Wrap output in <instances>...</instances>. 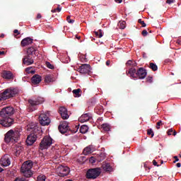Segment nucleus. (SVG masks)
<instances>
[{
    "mask_svg": "<svg viewBox=\"0 0 181 181\" xmlns=\"http://www.w3.org/2000/svg\"><path fill=\"white\" fill-rule=\"evenodd\" d=\"M42 81V76L39 74H35L31 78V83L34 86L39 84Z\"/></svg>",
    "mask_w": 181,
    "mask_h": 181,
    "instance_id": "6ab92c4d",
    "label": "nucleus"
},
{
    "mask_svg": "<svg viewBox=\"0 0 181 181\" xmlns=\"http://www.w3.org/2000/svg\"><path fill=\"white\" fill-rule=\"evenodd\" d=\"M39 121L40 124L43 127H46V125H49L50 124V119L46 114H41L39 117Z\"/></svg>",
    "mask_w": 181,
    "mask_h": 181,
    "instance_id": "f8f14e48",
    "label": "nucleus"
},
{
    "mask_svg": "<svg viewBox=\"0 0 181 181\" xmlns=\"http://www.w3.org/2000/svg\"><path fill=\"white\" fill-rule=\"evenodd\" d=\"M147 135H151V138H153V136L155 135V134L153 133V130H152V129H148L147 130Z\"/></svg>",
    "mask_w": 181,
    "mask_h": 181,
    "instance_id": "c9c22d12",
    "label": "nucleus"
},
{
    "mask_svg": "<svg viewBox=\"0 0 181 181\" xmlns=\"http://www.w3.org/2000/svg\"><path fill=\"white\" fill-rule=\"evenodd\" d=\"M148 67L153 71H158V65L156 64H153V62H150Z\"/></svg>",
    "mask_w": 181,
    "mask_h": 181,
    "instance_id": "7c9ffc66",
    "label": "nucleus"
},
{
    "mask_svg": "<svg viewBox=\"0 0 181 181\" xmlns=\"http://www.w3.org/2000/svg\"><path fill=\"white\" fill-rule=\"evenodd\" d=\"M27 54L29 56H33V54L36 56V54H37L36 53V49H35V47H30L27 49Z\"/></svg>",
    "mask_w": 181,
    "mask_h": 181,
    "instance_id": "393cba45",
    "label": "nucleus"
},
{
    "mask_svg": "<svg viewBox=\"0 0 181 181\" xmlns=\"http://www.w3.org/2000/svg\"><path fill=\"white\" fill-rule=\"evenodd\" d=\"M0 163L1 166H9L11 165V160H9V157L8 156H4L1 160H0Z\"/></svg>",
    "mask_w": 181,
    "mask_h": 181,
    "instance_id": "f3484780",
    "label": "nucleus"
},
{
    "mask_svg": "<svg viewBox=\"0 0 181 181\" xmlns=\"http://www.w3.org/2000/svg\"><path fill=\"white\" fill-rule=\"evenodd\" d=\"M61 11H62V8H60V5H58V7L57 8H54L51 11V12H52V13H54L56 12H61Z\"/></svg>",
    "mask_w": 181,
    "mask_h": 181,
    "instance_id": "e433bc0d",
    "label": "nucleus"
},
{
    "mask_svg": "<svg viewBox=\"0 0 181 181\" xmlns=\"http://www.w3.org/2000/svg\"><path fill=\"white\" fill-rule=\"evenodd\" d=\"M19 136H21L19 131L16 130L13 132V130L11 129L6 134L4 141L7 144H9V142H16Z\"/></svg>",
    "mask_w": 181,
    "mask_h": 181,
    "instance_id": "39448f33",
    "label": "nucleus"
},
{
    "mask_svg": "<svg viewBox=\"0 0 181 181\" xmlns=\"http://www.w3.org/2000/svg\"><path fill=\"white\" fill-rule=\"evenodd\" d=\"M32 43H33V39L28 37L22 40L21 45L22 46V47H25V46H29V45H32Z\"/></svg>",
    "mask_w": 181,
    "mask_h": 181,
    "instance_id": "a211bd4d",
    "label": "nucleus"
},
{
    "mask_svg": "<svg viewBox=\"0 0 181 181\" xmlns=\"http://www.w3.org/2000/svg\"><path fill=\"white\" fill-rule=\"evenodd\" d=\"M16 156H19L23 152V146L21 144H16L14 147Z\"/></svg>",
    "mask_w": 181,
    "mask_h": 181,
    "instance_id": "412c9836",
    "label": "nucleus"
},
{
    "mask_svg": "<svg viewBox=\"0 0 181 181\" xmlns=\"http://www.w3.org/2000/svg\"><path fill=\"white\" fill-rule=\"evenodd\" d=\"M45 103V99L41 97H38L35 99H28V112H33L35 110H37V105Z\"/></svg>",
    "mask_w": 181,
    "mask_h": 181,
    "instance_id": "20e7f679",
    "label": "nucleus"
},
{
    "mask_svg": "<svg viewBox=\"0 0 181 181\" xmlns=\"http://www.w3.org/2000/svg\"><path fill=\"white\" fill-rule=\"evenodd\" d=\"M97 159H95V157L92 156L89 158L90 163H95Z\"/></svg>",
    "mask_w": 181,
    "mask_h": 181,
    "instance_id": "c03bdc74",
    "label": "nucleus"
},
{
    "mask_svg": "<svg viewBox=\"0 0 181 181\" xmlns=\"http://www.w3.org/2000/svg\"><path fill=\"white\" fill-rule=\"evenodd\" d=\"M53 144V139L49 136H45L40 144V149L43 151V149H48L52 146Z\"/></svg>",
    "mask_w": 181,
    "mask_h": 181,
    "instance_id": "6e6552de",
    "label": "nucleus"
},
{
    "mask_svg": "<svg viewBox=\"0 0 181 181\" xmlns=\"http://www.w3.org/2000/svg\"><path fill=\"white\" fill-rule=\"evenodd\" d=\"M37 181H46V175H40L37 177Z\"/></svg>",
    "mask_w": 181,
    "mask_h": 181,
    "instance_id": "2f4dec72",
    "label": "nucleus"
},
{
    "mask_svg": "<svg viewBox=\"0 0 181 181\" xmlns=\"http://www.w3.org/2000/svg\"><path fill=\"white\" fill-rule=\"evenodd\" d=\"M76 39H78V40H80V39H81V36L78 35H76Z\"/></svg>",
    "mask_w": 181,
    "mask_h": 181,
    "instance_id": "e2e57ef3",
    "label": "nucleus"
},
{
    "mask_svg": "<svg viewBox=\"0 0 181 181\" xmlns=\"http://www.w3.org/2000/svg\"><path fill=\"white\" fill-rule=\"evenodd\" d=\"M153 165L154 166L159 167V165H158V162H156L155 160H153Z\"/></svg>",
    "mask_w": 181,
    "mask_h": 181,
    "instance_id": "8fccbe9b",
    "label": "nucleus"
},
{
    "mask_svg": "<svg viewBox=\"0 0 181 181\" xmlns=\"http://www.w3.org/2000/svg\"><path fill=\"white\" fill-rule=\"evenodd\" d=\"M32 168H33V161L32 160H27L23 163L21 170L25 177H32L33 175Z\"/></svg>",
    "mask_w": 181,
    "mask_h": 181,
    "instance_id": "7ed1b4c3",
    "label": "nucleus"
},
{
    "mask_svg": "<svg viewBox=\"0 0 181 181\" xmlns=\"http://www.w3.org/2000/svg\"><path fill=\"white\" fill-rule=\"evenodd\" d=\"M101 175V170L99 168H90L86 172V179L94 180Z\"/></svg>",
    "mask_w": 181,
    "mask_h": 181,
    "instance_id": "423d86ee",
    "label": "nucleus"
},
{
    "mask_svg": "<svg viewBox=\"0 0 181 181\" xmlns=\"http://www.w3.org/2000/svg\"><path fill=\"white\" fill-rule=\"evenodd\" d=\"M46 66L48 69H50L51 70H53L54 69V66L50 64V62H46Z\"/></svg>",
    "mask_w": 181,
    "mask_h": 181,
    "instance_id": "79ce46f5",
    "label": "nucleus"
},
{
    "mask_svg": "<svg viewBox=\"0 0 181 181\" xmlns=\"http://www.w3.org/2000/svg\"><path fill=\"white\" fill-rule=\"evenodd\" d=\"M15 114V109L11 106L3 108L0 112V116L3 118L0 124L6 128H9L13 124V119L11 118Z\"/></svg>",
    "mask_w": 181,
    "mask_h": 181,
    "instance_id": "f257e3e1",
    "label": "nucleus"
},
{
    "mask_svg": "<svg viewBox=\"0 0 181 181\" xmlns=\"http://www.w3.org/2000/svg\"><path fill=\"white\" fill-rule=\"evenodd\" d=\"M15 181H25V178H17Z\"/></svg>",
    "mask_w": 181,
    "mask_h": 181,
    "instance_id": "864d4df0",
    "label": "nucleus"
},
{
    "mask_svg": "<svg viewBox=\"0 0 181 181\" xmlns=\"http://www.w3.org/2000/svg\"><path fill=\"white\" fill-rule=\"evenodd\" d=\"M100 155L103 156V158H105V154L104 153H102Z\"/></svg>",
    "mask_w": 181,
    "mask_h": 181,
    "instance_id": "338daca9",
    "label": "nucleus"
},
{
    "mask_svg": "<svg viewBox=\"0 0 181 181\" xmlns=\"http://www.w3.org/2000/svg\"><path fill=\"white\" fill-rule=\"evenodd\" d=\"M176 166H177V168H180L181 163H177L176 164Z\"/></svg>",
    "mask_w": 181,
    "mask_h": 181,
    "instance_id": "bf43d9fd",
    "label": "nucleus"
},
{
    "mask_svg": "<svg viewBox=\"0 0 181 181\" xmlns=\"http://www.w3.org/2000/svg\"><path fill=\"white\" fill-rule=\"evenodd\" d=\"M30 74H35V71L34 70L30 71Z\"/></svg>",
    "mask_w": 181,
    "mask_h": 181,
    "instance_id": "052dcab7",
    "label": "nucleus"
},
{
    "mask_svg": "<svg viewBox=\"0 0 181 181\" xmlns=\"http://www.w3.org/2000/svg\"><path fill=\"white\" fill-rule=\"evenodd\" d=\"M102 168L105 172H112V167H111V165H110V163L103 164L102 165Z\"/></svg>",
    "mask_w": 181,
    "mask_h": 181,
    "instance_id": "a878e982",
    "label": "nucleus"
},
{
    "mask_svg": "<svg viewBox=\"0 0 181 181\" xmlns=\"http://www.w3.org/2000/svg\"><path fill=\"white\" fill-rule=\"evenodd\" d=\"M0 37H5V34H1V35H0Z\"/></svg>",
    "mask_w": 181,
    "mask_h": 181,
    "instance_id": "774afa93",
    "label": "nucleus"
},
{
    "mask_svg": "<svg viewBox=\"0 0 181 181\" xmlns=\"http://www.w3.org/2000/svg\"><path fill=\"white\" fill-rule=\"evenodd\" d=\"M54 81V78L52 74H47L45 76V83L49 84V83H53Z\"/></svg>",
    "mask_w": 181,
    "mask_h": 181,
    "instance_id": "5701e85b",
    "label": "nucleus"
},
{
    "mask_svg": "<svg viewBox=\"0 0 181 181\" xmlns=\"http://www.w3.org/2000/svg\"><path fill=\"white\" fill-rule=\"evenodd\" d=\"M146 74H148V72H146V69L141 67L136 71V78H140L141 80H142L146 77Z\"/></svg>",
    "mask_w": 181,
    "mask_h": 181,
    "instance_id": "4468645a",
    "label": "nucleus"
},
{
    "mask_svg": "<svg viewBox=\"0 0 181 181\" xmlns=\"http://www.w3.org/2000/svg\"><path fill=\"white\" fill-rule=\"evenodd\" d=\"M141 35L142 36L145 37V36H148V31L146 30H144L142 32H141Z\"/></svg>",
    "mask_w": 181,
    "mask_h": 181,
    "instance_id": "49530a36",
    "label": "nucleus"
},
{
    "mask_svg": "<svg viewBox=\"0 0 181 181\" xmlns=\"http://www.w3.org/2000/svg\"><path fill=\"white\" fill-rule=\"evenodd\" d=\"M127 23H125V21H122L119 23V28L120 29H124L125 28V25Z\"/></svg>",
    "mask_w": 181,
    "mask_h": 181,
    "instance_id": "4c0bfd02",
    "label": "nucleus"
},
{
    "mask_svg": "<svg viewBox=\"0 0 181 181\" xmlns=\"http://www.w3.org/2000/svg\"><path fill=\"white\" fill-rule=\"evenodd\" d=\"M93 149V146H88L83 149V154L90 155V153H92Z\"/></svg>",
    "mask_w": 181,
    "mask_h": 181,
    "instance_id": "b1692460",
    "label": "nucleus"
},
{
    "mask_svg": "<svg viewBox=\"0 0 181 181\" xmlns=\"http://www.w3.org/2000/svg\"><path fill=\"white\" fill-rule=\"evenodd\" d=\"M33 56L32 55H26L23 58V64L26 66H30V64H33Z\"/></svg>",
    "mask_w": 181,
    "mask_h": 181,
    "instance_id": "2eb2a0df",
    "label": "nucleus"
},
{
    "mask_svg": "<svg viewBox=\"0 0 181 181\" xmlns=\"http://www.w3.org/2000/svg\"><path fill=\"white\" fill-rule=\"evenodd\" d=\"M81 61L83 63H87L88 62V59H87V58L86 57V55H83L81 57Z\"/></svg>",
    "mask_w": 181,
    "mask_h": 181,
    "instance_id": "ea45409f",
    "label": "nucleus"
},
{
    "mask_svg": "<svg viewBox=\"0 0 181 181\" xmlns=\"http://www.w3.org/2000/svg\"><path fill=\"white\" fill-rule=\"evenodd\" d=\"M73 94H74L75 97H81V89H74L72 91Z\"/></svg>",
    "mask_w": 181,
    "mask_h": 181,
    "instance_id": "c756f323",
    "label": "nucleus"
},
{
    "mask_svg": "<svg viewBox=\"0 0 181 181\" xmlns=\"http://www.w3.org/2000/svg\"><path fill=\"white\" fill-rule=\"evenodd\" d=\"M138 22L141 25L142 28H146V23H145V21H142V19H139Z\"/></svg>",
    "mask_w": 181,
    "mask_h": 181,
    "instance_id": "58836bf2",
    "label": "nucleus"
},
{
    "mask_svg": "<svg viewBox=\"0 0 181 181\" xmlns=\"http://www.w3.org/2000/svg\"><path fill=\"white\" fill-rule=\"evenodd\" d=\"M61 117L62 119H68L69 114L67 113V110L64 113H62Z\"/></svg>",
    "mask_w": 181,
    "mask_h": 181,
    "instance_id": "f704fd0d",
    "label": "nucleus"
},
{
    "mask_svg": "<svg viewBox=\"0 0 181 181\" xmlns=\"http://www.w3.org/2000/svg\"><path fill=\"white\" fill-rule=\"evenodd\" d=\"M41 18H42V14L38 13V14L37 15V19H41Z\"/></svg>",
    "mask_w": 181,
    "mask_h": 181,
    "instance_id": "5fc2aeb1",
    "label": "nucleus"
},
{
    "mask_svg": "<svg viewBox=\"0 0 181 181\" xmlns=\"http://www.w3.org/2000/svg\"><path fill=\"white\" fill-rule=\"evenodd\" d=\"M13 33H16V35H20L19 30H14Z\"/></svg>",
    "mask_w": 181,
    "mask_h": 181,
    "instance_id": "6e6d98bb",
    "label": "nucleus"
},
{
    "mask_svg": "<svg viewBox=\"0 0 181 181\" xmlns=\"http://www.w3.org/2000/svg\"><path fill=\"white\" fill-rule=\"evenodd\" d=\"M146 82L150 83H153V78L152 76H148L146 78Z\"/></svg>",
    "mask_w": 181,
    "mask_h": 181,
    "instance_id": "37998d69",
    "label": "nucleus"
},
{
    "mask_svg": "<svg viewBox=\"0 0 181 181\" xmlns=\"http://www.w3.org/2000/svg\"><path fill=\"white\" fill-rule=\"evenodd\" d=\"M166 4L171 5V4H175V0H166Z\"/></svg>",
    "mask_w": 181,
    "mask_h": 181,
    "instance_id": "de8ad7c7",
    "label": "nucleus"
},
{
    "mask_svg": "<svg viewBox=\"0 0 181 181\" xmlns=\"http://www.w3.org/2000/svg\"><path fill=\"white\" fill-rule=\"evenodd\" d=\"M66 21L68 22V23H74V20H72L70 16H68L66 18Z\"/></svg>",
    "mask_w": 181,
    "mask_h": 181,
    "instance_id": "a18cd8bd",
    "label": "nucleus"
},
{
    "mask_svg": "<svg viewBox=\"0 0 181 181\" xmlns=\"http://www.w3.org/2000/svg\"><path fill=\"white\" fill-rule=\"evenodd\" d=\"M31 70H32V67H28L25 69V71H27L28 73H30Z\"/></svg>",
    "mask_w": 181,
    "mask_h": 181,
    "instance_id": "3c124183",
    "label": "nucleus"
},
{
    "mask_svg": "<svg viewBox=\"0 0 181 181\" xmlns=\"http://www.w3.org/2000/svg\"><path fill=\"white\" fill-rule=\"evenodd\" d=\"M111 64V61L108 60L106 62V66H110Z\"/></svg>",
    "mask_w": 181,
    "mask_h": 181,
    "instance_id": "13d9d810",
    "label": "nucleus"
},
{
    "mask_svg": "<svg viewBox=\"0 0 181 181\" xmlns=\"http://www.w3.org/2000/svg\"><path fill=\"white\" fill-rule=\"evenodd\" d=\"M91 119V115L90 113L83 114L81 117L78 119L79 122L83 123L87 122Z\"/></svg>",
    "mask_w": 181,
    "mask_h": 181,
    "instance_id": "aec40b11",
    "label": "nucleus"
},
{
    "mask_svg": "<svg viewBox=\"0 0 181 181\" xmlns=\"http://www.w3.org/2000/svg\"><path fill=\"white\" fill-rule=\"evenodd\" d=\"M172 132H173V129H170L167 131L168 135H172Z\"/></svg>",
    "mask_w": 181,
    "mask_h": 181,
    "instance_id": "09e8293b",
    "label": "nucleus"
},
{
    "mask_svg": "<svg viewBox=\"0 0 181 181\" xmlns=\"http://www.w3.org/2000/svg\"><path fill=\"white\" fill-rule=\"evenodd\" d=\"M127 67H136L138 64L134 60H128L126 63Z\"/></svg>",
    "mask_w": 181,
    "mask_h": 181,
    "instance_id": "bb28decb",
    "label": "nucleus"
},
{
    "mask_svg": "<svg viewBox=\"0 0 181 181\" xmlns=\"http://www.w3.org/2000/svg\"><path fill=\"white\" fill-rule=\"evenodd\" d=\"M97 121L98 122V121H103V117H99L98 119H97Z\"/></svg>",
    "mask_w": 181,
    "mask_h": 181,
    "instance_id": "69168bd1",
    "label": "nucleus"
},
{
    "mask_svg": "<svg viewBox=\"0 0 181 181\" xmlns=\"http://www.w3.org/2000/svg\"><path fill=\"white\" fill-rule=\"evenodd\" d=\"M115 2L117 4H121L122 2V0H115Z\"/></svg>",
    "mask_w": 181,
    "mask_h": 181,
    "instance_id": "4d7b16f0",
    "label": "nucleus"
},
{
    "mask_svg": "<svg viewBox=\"0 0 181 181\" xmlns=\"http://www.w3.org/2000/svg\"><path fill=\"white\" fill-rule=\"evenodd\" d=\"M1 77L6 80H13V74L11 71L4 70L1 73Z\"/></svg>",
    "mask_w": 181,
    "mask_h": 181,
    "instance_id": "dca6fc26",
    "label": "nucleus"
},
{
    "mask_svg": "<svg viewBox=\"0 0 181 181\" xmlns=\"http://www.w3.org/2000/svg\"><path fill=\"white\" fill-rule=\"evenodd\" d=\"M66 111H67V109L64 107H60L59 109V112L60 115H62V114L65 113Z\"/></svg>",
    "mask_w": 181,
    "mask_h": 181,
    "instance_id": "473e14b6",
    "label": "nucleus"
},
{
    "mask_svg": "<svg viewBox=\"0 0 181 181\" xmlns=\"http://www.w3.org/2000/svg\"><path fill=\"white\" fill-rule=\"evenodd\" d=\"M174 163H176V162H179V158H177V156H174Z\"/></svg>",
    "mask_w": 181,
    "mask_h": 181,
    "instance_id": "603ef678",
    "label": "nucleus"
},
{
    "mask_svg": "<svg viewBox=\"0 0 181 181\" xmlns=\"http://www.w3.org/2000/svg\"><path fill=\"white\" fill-rule=\"evenodd\" d=\"M38 124L36 123H31L28 126V131L30 132V133L34 134H42V129L39 127Z\"/></svg>",
    "mask_w": 181,
    "mask_h": 181,
    "instance_id": "9b49d317",
    "label": "nucleus"
},
{
    "mask_svg": "<svg viewBox=\"0 0 181 181\" xmlns=\"http://www.w3.org/2000/svg\"><path fill=\"white\" fill-rule=\"evenodd\" d=\"M16 94H18V90H16V89L8 88L1 93V100L5 101V100H8L9 98H12V97H15Z\"/></svg>",
    "mask_w": 181,
    "mask_h": 181,
    "instance_id": "0eeeda50",
    "label": "nucleus"
},
{
    "mask_svg": "<svg viewBox=\"0 0 181 181\" xmlns=\"http://www.w3.org/2000/svg\"><path fill=\"white\" fill-rule=\"evenodd\" d=\"M177 134V132H176V131H174L173 135L174 136H176V134Z\"/></svg>",
    "mask_w": 181,
    "mask_h": 181,
    "instance_id": "0e129e2a",
    "label": "nucleus"
},
{
    "mask_svg": "<svg viewBox=\"0 0 181 181\" xmlns=\"http://www.w3.org/2000/svg\"><path fill=\"white\" fill-rule=\"evenodd\" d=\"M57 172L58 173V176H59L60 177H64V176H67V175L70 173V168L69 167L59 165L57 168Z\"/></svg>",
    "mask_w": 181,
    "mask_h": 181,
    "instance_id": "1a4fd4ad",
    "label": "nucleus"
},
{
    "mask_svg": "<svg viewBox=\"0 0 181 181\" xmlns=\"http://www.w3.org/2000/svg\"><path fill=\"white\" fill-rule=\"evenodd\" d=\"M78 71L81 74H90L91 66L88 64H83L78 68Z\"/></svg>",
    "mask_w": 181,
    "mask_h": 181,
    "instance_id": "ddd939ff",
    "label": "nucleus"
},
{
    "mask_svg": "<svg viewBox=\"0 0 181 181\" xmlns=\"http://www.w3.org/2000/svg\"><path fill=\"white\" fill-rule=\"evenodd\" d=\"M88 132V126L87 125H82L80 128V133L81 134H86Z\"/></svg>",
    "mask_w": 181,
    "mask_h": 181,
    "instance_id": "c85d7f7f",
    "label": "nucleus"
},
{
    "mask_svg": "<svg viewBox=\"0 0 181 181\" xmlns=\"http://www.w3.org/2000/svg\"><path fill=\"white\" fill-rule=\"evenodd\" d=\"M136 69L134 68H130L129 69V71L127 72V75L128 76L129 74H130V77H132V78H136Z\"/></svg>",
    "mask_w": 181,
    "mask_h": 181,
    "instance_id": "4be33fe9",
    "label": "nucleus"
},
{
    "mask_svg": "<svg viewBox=\"0 0 181 181\" xmlns=\"http://www.w3.org/2000/svg\"><path fill=\"white\" fill-rule=\"evenodd\" d=\"M95 35L97 37L100 38L103 36V30H99L98 31H95Z\"/></svg>",
    "mask_w": 181,
    "mask_h": 181,
    "instance_id": "72a5a7b5",
    "label": "nucleus"
},
{
    "mask_svg": "<svg viewBox=\"0 0 181 181\" xmlns=\"http://www.w3.org/2000/svg\"><path fill=\"white\" fill-rule=\"evenodd\" d=\"M39 135H42V133H30L26 140L27 145L30 146L34 144L35 142H36V139H37V136H39Z\"/></svg>",
    "mask_w": 181,
    "mask_h": 181,
    "instance_id": "9d476101",
    "label": "nucleus"
},
{
    "mask_svg": "<svg viewBox=\"0 0 181 181\" xmlns=\"http://www.w3.org/2000/svg\"><path fill=\"white\" fill-rule=\"evenodd\" d=\"M101 128L108 132V131H110L111 129V125H110L108 123H104L101 125Z\"/></svg>",
    "mask_w": 181,
    "mask_h": 181,
    "instance_id": "cd10ccee",
    "label": "nucleus"
},
{
    "mask_svg": "<svg viewBox=\"0 0 181 181\" xmlns=\"http://www.w3.org/2000/svg\"><path fill=\"white\" fill-rule=\"evenodd\" d=\"M58 129L61 134L71 135V134H76V132L78 131V126L74 125V128L71 129L69 127V123L66 121H64L59 125Z\"/></svg>",
    "mask_w": 181,
    "mask_h": 181,
    "instance_id": "f03ea898",
    "label": "nucleus"
},
{
    "mask_svg": "<svg viewBox=\"0 0 181 181\" xmlns=\"http://www.w3.org/2000/svg\"><path fill=\"white\" fill-rule=\"evenodd\" d=\"M2 54H5V52H4V51H0V56H2Z\"/></svg>",
    "mask_w": 181,
    "mask_h": 181,
    "instance_id": "680f3d73",
    "label": "nucleus"
},
{
    "mask_svg": "<svg viewBox=\"0 0 181 181\" xmlns=\"http://www.w3.org/2000/svg\"><path fill=\"white\" fill-rule=\"evenodd\" d=\"M163 125V122H162V120H160L156 124V128L157 129H160V126Z\"/></svg>",
    "mask_w": 181,
    "mask_h": 181,
    "instance_id": "a19ab883",
    "label": "nucleus"
}]
</instances>
